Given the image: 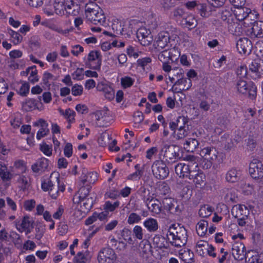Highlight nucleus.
I'll use <instances>...</instances> for the list:
<instances>
[{"label":"nucleus","mask_w":263,"mask_h":263,"mask_svg":"<svg viewBox=\"0 0 263 263\" xmlns=\"http://www.w3.org/2000/svg\"><path fill=\"white\" fill-rule=\"evenodd\" d=\"M160 5L164 10H167L174 7L175 3L173 0H160Z\"/></svg>","instance_id":"50"},{"label":"nucleus","mask_w":263,"mask_h":263,"mask_svg":"<svg viewBox=\"0 0 263 263\" xmlns=\"http://www.w3.org/2000/svg\"><path fill=\"white\" fill-rule=\"evenodd\" d=\"M249 84L241 79H238L235 84V88L238 92L242 94H246L248 91Z\"/></svg>","instance_id":"30"},{"label":"nucleus","mask_w":263,"mask_h":263,"mask_svg":"<svg viewBox=\"0 0 263 263\" xmlns=\"http://www.w3.org/2000/svg\"><path fill=\"white\" fill-rule=\"evenodd\" d=\"M218 152L214 147H206L202 149L200 155L205 160L214 161L217 158Z\"/></svg>","instance_id":"17"},{"label":"nucleus","mask_w":263,"mask_h":263,"mask_svg":"<svg viewBox=\"0 0 263 263\" xmlns=\"http://www.w3.org/2000/svg\"><path fill=\"white\" fill-rule=\"evenodd\" d=\"M247 67L246 66H240L237 68L236 70V74L239 77V79L246 77L247 75Z\"/></svg>","instance_id":"55"},{"label":"nucleus","mask_w":263,"mask_h":263,"mask_svg":"<svg viewBox=\"0 0 263 263\" xmlns=\"http://www.w3.org/2000/svg\"><path fill=\"white\" fill-rule=\"evenodd\" d=\"M35 238L37 240H40L43 236L45 231V226H43L41 223L37 224L35 228Z\"/></svg>","instance_id":"47"},{"label":"nucleus","mask_w":263,"mask_h":263,"mask_svg":"<svg viewBox=\"0 0 263 263\" xmlns=\"http://www.w3.org/2000/svg\"><path fill=\"white\" fill-rule=\"evenodd\" d=\"M189 119L184 116H179L176 120V124H178L179 128H184L185 125L188 126Z\"/></svg>","instance_id":"53"},{"label":"nucleus","mask_w":263,"mask_h":263,"mask_svg":"<svg viewBox=\"0 0 263 263\" xmlns=\"http://www.w3.org/2000/svg\"><path fill=\"white\" fill-rule=\"evenodd\" d=\"M99 90L102 91L105 97L109 100H112L115 98V92L113 89L109 86L105 84H101L98 86Z\"/></svg>","instance_id":"26"},{"label":"nucleus","mask_w":263,"mask_h":263,"mask_svg":"<svg viewBox=\"0 0 263 263\" xmlns=\"http://www.w3.org/2000/svg\"><path fill=\"white\" fill-rule=\"evenodd\" d=\"M48 166V160L45 158H42L32 165L31 168L33 172L39 173L44 171Z\"/></svg>","instance_id":"22"},{"label":"nucleus","mask_w":263,"mask_h":263,"mask_svg":"<svg viewBox=\"0 0 263 263\" xmlns=\"http://www.w3.org/2000/svg\"><path fill=\"white\" fill-rule=\"evenodd\" d=\"M96 196L94 194L88 197L84 198V199H79L78 202L82 203L81 205L82 209L84 212H88L92 208L93 204L95 201Z\"/></svg>","instance_id":"21"},{"label":"nucleus","mask_w":263,"mask_h":263,"mask_svg":"<svg viewBox=\"0 0 263 263\" xmlns=\"http://www.w3.org/2000/svg\"><path fill=\"white\" fill-rule=\"evenodd\" d=\"M232 253L236 260H242L247 259V254L244 244L240 241H236L232 246Z\"/></svg>","instance_id":"10"},{"label":"nucleus","mask_w":263,"mask_h":263,"mask_svg":"<svg viewBox=\"0 0 263 263\" xmlns=\"http://www.w3.org/2000/svg\"><path fill=\"white\" fill-rule=\"evenodd\" d=\"M182 84L184 85L183 88L177 91V92H180L182 90H187L190 88L192 86V81L190 79L184 78L183 77H181V78H179L174 84L175 85H180Z\"/></svg>","instance_id":"32"},{"label":"nucleus","mask_w":263,"mask_h":263,"mask_svg":"<svg viewBox=\"0 0 263 263\" xmlns=\"http://www.w3.org/2000/svg\"><path fill=\"white\" fill-rule=\"evenodd\" d=\"M170 35L167 31H161L157 35L154 43L156 48L163 49L170 42Z\"/></svg>","instance_id":"13"},{"label":"nucleus","mask_w":263,"mask_h":263,"mask_svg":"<svg viewBox=\"0 0 263 263\" xmlns=\"http://www.w3.org/2000/svg\"><path fill=\"white\" fill-rule=\"evenodd\" d=\"M153 243L155 247L158 249H167L168 243L164 236L156 235L153 238Z\"/></svg>","instance_id":"28"},{"label":"nucleus","mask_w":263,"mask_h":263,"mask_svg":"<svg viewBox=\"0 0 263 263\" xmlns=\"http://www.w3.org/2000/svg\"><path fill=\"white\" fill-rule=\"evenodd\" d=\"M251 176L255 179H263V164L260 160L254 159L249 165Z\"/></svg>","instance_id":"6"},{"label":"nucleus","mask_w":263,"mask_h":263,"mask_svg":"<svg viewBox=\"0 0 263 263\" xmlns=\"http://www.w3.org/2000/svg\"><path fill=\"white\" fill-rule=\"evenodd\" d=\"M75 112L70 108L66 109L64 116L67 118L69 122H72L74 120Z\"/></svg>","instance_id":"63"},{"label":"nucleus","mask_w":263,"mask_h":263,"mask_svg":"<svg viewBox=\"0 0 263 263\" xmlns=\"http://www.w3.org/2000/svg\"><path fill=\"white\" fill-rule=\"evenodd\" d=\"M133 233L136 238L141 240L143 238L142 228L139 226H136L133 229Z\"/></svg>","instance_id":"56"},{"label":"nucleus","mask_w":263,"mask_h":263,"mask_svg":"<svg viewBox=\"0 0 263 263\" xmlns=\"http://www.w3.org/2000/svg\"><path fill=\"white\" fill-rule=\"evenodd\" d=\"M161 203L158 199L152 201V203L147 206L148 209L150 211L155 214H158L161 213Z\"/></svg>","instance_id":"36"},{"label":"nucleus","mask_w":263,"mask_h":263,"mask_svg":"<svg viewBox=\"0 0 263 263\" xmlns=\"http://www.w3.org/2000/svg\"><path fill=\"white\" fill-rule=\"evenodd\" d=\"M176 203V201L172 198H165L162 201L164 208L170 212Z\"/></svg>","instance_id":"39"},{"label":"nucleus","mask_w":263,"mask_h":263,"mask_svg":"<svg viewBox=\"0 0 263 263\" xmlns=\"http://www.w3.org/2000/svg\"><path fill=\"white\" fill-rule=\"evenodd\" d=\"M85 15L86 18L94 24L105 22V17L102 10L95 9L86 6Z\"/></svg>","instance_id":"3"},{"label":"nucleus","mask_w":263,"mask_h":263,"mask_svg":"<svg viewBox=\"0 0 263 263\" xmlns=\"http://www.w3.org/2000/svg\"><path fill=\"white\" fill-rule=\"evenodd\" d=\"M152 170L153 175L158 179H164L169 174L168 168L162 160L155 161L152 166Z\"/></svg>","instance_id":"2"},{"label":"nucleus","mask_w":263,"mask_h":263,"mask_svg":"<svg viewBox=\"0 0 263 263\" xmlns=\"http://www.w3.org/2000/svg\"><path fill=\"white\" fill-rule=\"evenodd\" d=\"M246 261L247 263H262L260 256L258 254H252L250 252L247 254Z\"/></svg>","instance_id":"40"},{"label":"nucleus","mask_w":263,"mask_h":263,"mask_svg":"<svg viewBox=\"0 0 263 263\" xmlns=\"http://www.w3.org/2000/svg\"><path fill=\"white\" fill-rule=\"evenodd\" d=\"M180 258L184 262V263H192L193 262L194 254L190 250H184L179 252Z\"/></svg>","instance_id":"33"},{"label":"nucleus","mask_w":263,"mask_h":263,"mask_svg":"<svg viewBox=\"0 0 263 263\" xmlns=\"http://www.w3.org/2000/svg\"><path fill=\"white\" fill-rule=\"evenodd\" d=\"M137 37L140 44L144 46L149 45L153 40L151 31L144 27L140 28L137 30Z\"/></svg>","instance_id":"9"},{"label":"nucleus","mask_w":263,"mask_h":263,"mask_svg":"<svg viewBox=\"0 0 263 263\" xmlns=\"http://www.w3.org/2000/svg\"><path fill=\"white\" fill-rule=\"evenodd\" d=\"M236 47L240 53H250L252 48V44L248 38H241L237 41Z\"/></svg>","instance_id":"14"},{"label":"nucleus","mask_w":263,"mask_h":263,"mask_svg":"<svg viewBox=\"0 0 263 263\" xmlns=\"http://www.w3.org/2000/svg\"><path fill=\"white\" fill-rule=\"evenodd\" d=\"M0 176L3 181H9L12 178V174L7 171V168L0 169Z\"/></svg>","instance_id":"52"},{"label":"nucleus","mask_w":263,"mask_h":263,"mask_svg":"<svg viewBox=\"0 0 263 263\" xmlns=\"http://www.w3.org/2000/svg\"><path fill=\"white\" fill-rule=\"evenodd\" d=\"M53 78V76L51 73L48 72H45L43 74V82L44 84L46 86H49L50 85L49 80H52Z\"/></svg>","instance_id":"60"},{"label":"nucleus","mask_w":263,"mask_h":263,"mask_svg":"<svg viewBox=\"0 0 263 263\" xmlns=\"http://www.w3.org/2000/svg\"><path fill=\"white\" fill-rule=\"evenodd\" d=\"M144 226L150 232H156L158 229V224L157 220L152 218H149L143 223Z\"/></svg>","instance_id":"31"},{"label":"nucleus","mask_w":263,"mask_h":263,"mask_svg":"<svg viewBox=\"0 0 263 263\" xmlns=\"http://www.w3.org/2000/svg\"><path fill=\"white\" fill-rule=\"evenodd\" d=\"M250 70L254 75L251 76L253 79L260 78L263 74V60L260 59H256L253 61L250 65Z\"/></svg>","instance_id":"12"},{"label":"nucleus","mask_w":263,"mask_h":263,"mask_svg":"<svg viewBox=\"0 0 263 263\" xmlns=\"http://www.w3.org/2000/svg\"><path fill=\"white\" fill-rule=\"evenodd\" d=\"M248 88V94L249 97L252 100H254L256 98L257 95V88L255 85L251 82L249 83Z\"/></svg>","instance_id":"44"},{"label":"nucleus","mask_w":263,"mask_h":263,"mask_svg":"<svg viewBox=\"0 0 263 263\" xmlns=\"http://www.w3.org/2000/svg\"><path fill=\"white\" fill-rule=\"evenodd\" d=\"M241 172L235 167H232L228 170L225 176L227 182L231 183H236L239 181L241 178Z\"/></svg>","instance_id":"18"},{"label":"nucleus","mask_w":263,"mask_h":263,"mask_svg":"<svg viewBox=\"0 0 263 263\" xmlns=\"http://www.w3.org/2000/svg\"><path fill=\"white\" fill-rule=\"evenodd\" d=\"M40 149L46 156H50L52 155V147L43 143L40 145Z\"/></svg>","instance_id":"54"},{"label":"nucleus","mask_w":263,"mask_h":263,"mask_svg":"<svg viewBox=\"0 0 263 263\" xmlns=\"http://www.w3.org/2000/svg\"><path fill=\"white\" fill-rule=\"evenodd\" d=\"M119 204L120 202L118 201L115 202L114 203L108 201L106 202L105 204V209L110 212H112L119 206Z\"/></svg>","instance_id":"59"},{"label":"nucleus","mask_w":263,"mask_h":263,"mask_svg":"<svg viewBox=\"0 0 263 263\" xmlns=\"http://www.w3.org/2000/svg\"><path fill=\"white\" fill-rule=\"evenodd\" d=\"M71 92L73 96H80L82 93L83 87L81 85H75L72 87Z\"/></svg>","instance_id":"64"},{"label":"nucleus","mask_w":263,"mask_h":263,"mask_svg":"<svg viewBox=\"0 0 263 263\" xmlns=\"http://www.w3.org/2000/svg\"><path fill=\"white\" fill-rule=\"evenodd\" d=\"M91 188V186L88 184L81 186L78 192V194L79 195L78 196L79 199H84L86 197L93 195V194H89Z\"/></svg>","instance_id":"35"},{"label":"nucleus","mask_w":263,"mask_h":263,"mask_svg":"<svg viewBox=\"0 0 263 263\" xmlns=\"http://www.w3.org/2000/svg\"><path fill=\"white\" fill-rule=\"evenodd\" d=\"M195 13L200 14L203 17H207V6L206 4L201 3L199 1L195 8Z\"/></svg>","instance_id":"37"},{"label":"nucleus","mask_w":263,"mask_h":263,"mask_svg":"<svg viewBox=\"0 0 263 263\" xmlns=\"http://www.w3.org/2000/svg\"><path fill=\"white\" fill-rule=\"evenodd\" d=\"M66 0H55L53 6L55 12L59 15H66Z\"/></svg>","instance_id":"29"},{"label":"nucleus","mask_w":263,"mask_h":263,"mask_svg":"<svg viewBox=\"0 0 263 263\" xmlns=\"http://www.w3.org/2000/svg\"><path fill=\"white\" fill-rule=\"evenodd\" d=\"M132 231L128 229L124 228L121 232L122 237L126 241H127L128 243H132L133 239L131 237Z\"/></svg>","instance_id":"51"},{"label":"nucleus","mask_w":263,"mask_h":263,"mask_svg":"<svg viewBox=\"0 0 263 263\" xmlns=\"http://www.w3.org/2000/svg\"><path fill=\"white\" fill-rule=\"evenodd\" d=\"M212 212V208L208 205L201 206L199 211V215L202 217H207L210 216Z\"/></svg>","instance_id":"41"},{"label":"nucleus","mask_w":263,"mask_h":263,"mask_svg":"<svg viewBox=\"0 0 263 263\" xmlns=\"http://www.w3.org/2000/svg\"><path fill=\"white\" fill-rule=\"evenodd\" d=\"M141 220V216L136 213H131L127 219V222L129 224L138 223Z\"/></svg>","instance_id":"46"},{"label":"nucleus","mask_w":263,"mask_h":263,"mask_svg":"<svg viewBox=\"0 0 263 263\" xmlns=\"http://www.w3.org/2000/svg\"><path fill=\"white\" fill-rule=\"evenodd\" d=\"M102 64V56L98 51H91L88 55V61L86 63L87 68L99 70Z\"/></svg>","instance_id":"5"},{"label":"nucleus","mask_w":263,"mask_h":263,"mask_svg":"<svg viewBox=\"0 0 263 263\" xmlns=\"http://www.w3.org/2000/svg\"><path fill=\"white\" fill-rule=\"evenodd\" d=\"M187 236L185 228L183 226H180L178 223L172 224L167 234L170 243L177 248H180L186 243Z\"/></svg>","instance_id":"1"},{"label":"nucleus","mask_w":263,"mask_h":263,"mask_svg":"<svg viewBox=\"0 0 263 263\" xmlns=\"http://www.w3.org/2000/svg\"><path fill=\"white\" fill-rule=\"evenodd\" d=\"M190 179H192L195 183L196 187L201 188V186H204L205 184V176L202 172H197L195 170L192 172Z\"/></svg>","instance_id":"20"},{"label":"nucleus","mask_w":263,"mask_h":263,"mask_svg":"<svg viewBox=\"0 0 263 263\" xmlns=\"http://www.w3.org/2000/svg\"><path fill=\"white\" fill-rule=\"evenodd\" d=\"M116 259L115 251L110 248H103L100 251L98 256L99 263H114Z\"/></svg>","instance_id":"8"},{"label":"nucleus","mask_w":263,"mask_h":263,"mask_svg":"<svg viewBox=\"0 0 263 263\" xmlns=\"http://www.w3.org/2000/svg\"><path fill=\"white\" fill-rule=\"evenodd\" d=\"M111 29L112 32L104 31L103 33L111 36H117L118 35L130 36L129 32H126L121 22H116L113 23L111 25Z\"/></svg>","instance_id":"11"},{"label":"nucleus","mask_w":263,"mask_h":263,"mask_svg":"<svg viewBox=\"0 0 263 263\" xmlns=\"http://www.w3.org/2000/svg\"><path fill=\"white\" fill-rule=\"evenodd\" d=\"M30 86L28 83H24L21 86L18 93L22 97H26L29 92Z\"/></svg>","instance_id":"49"},{"label":"nucleus","mask_w":263,"mask_h":263,"mask_svg":"<svg viewBox=\"0 0 263 263\" xmlns=\"http://www.w3.org/2000/svg\"><path fill=\"white\" fill-rule=\"evenodd\" d=\"M64 155L69 158L72 154V145L70 143H67L64 149Z\"/></svg>","instance_id":"61"},{"label":"nucleus","mask_w":263,"mask_h":263,"mask_svg":"<svg viewBox=\"0 0 263 263\" xmlns=\"http://www.w3.org/2000/svg\"><path fill=\"white\" fill-rule=\"evenodd\" d=\"M65 188L63 186H60V179L59 177H56L54 179V184L49 190V194L52 199H56L58 196L59 191L63 192Z\"/></svg>","instance_id":"24"},{"label":"nucleus","mask_w":263,"mask_h":263,"mask_svg":"<svg viewBox=\"0 0 263 263\" xmlns=\"http://www.w3.org/2000/svg\"><path fill=\"white\" fill-rule=\"evenodd\" d=\"M198 145L199 142L195 138H188L183 144L184 148L188 152H194Z\"/></svg>","instance_id":"27"},{"label":"nucleus","mask_w":263,"mask_h":263,"mask_svg":"<svg viewBox=\"0 0 263 263\" xmlns=\"http://www.w3.org/2000/svg\"><path fill=\"white\" fill-rule=\"evenodd\" d=\"M33 126H41V128L38 131L36 135V138L38 140H40L42 138L46 136L49 132V129L48 128V123L45 120L42 119H40L36 122L33 123Z\"/></svg>","instance_id":"19"},{"label":"nucleus","mask_w":263,"mask_h":263,"mask_svg":"<svg viewBox=\"0 0 263 263\" xmlns=\"http://www.w3.org/2000/svg\"><path fill=\"white\" fill-rule=\"evenodd\" d=\"M251 33L255 37H263V21H255L252 23Z\"/></svg>","instance_id":"25"},{"label":"nucleus","mask_w":263,"mask_h":263,"mask_svg":"<svg viewBox=\"0 0 263 263\" xmlns=\"http://www.w3.org/2000/svg\"><path fill=\"white\" fill-rule=\"evenodd\" d=\"M86 2H79L78 0H66V15H78L81 10V6Z\"/></svg>","instance_id":"7"},{"label":"nucleus","mask_w":263,"mask_h":263,"mask_svg":"<svg viewBox=\"0 0 263 263\" xmlns=\"http://www.w3.org/2000/svg\"><path fill=\"white\" fill-rule=\"evenodd\" d=\"M208 227V221L204 220H200L196 226V231L198 235L201 237L204 236L207 232Z\"/></svg>","instance_id":"34"},{"label":"nucleus","mask_w":263,"mask_h":263,"mask_svg":"<svg viewBox=\"0 0 263 263\" xmlns=\"http://www.w3.org/2000/svg\"><path fill=\"white\" fill-rule=\"evenodd\" d=\"M176 173L179 176V177L190 178L192 175V172H194V170L190 168L184 163H180L176 165L175 168Z\"/></svg>","instance_id":"16"},{"label":"nucleus","mask_w":263,"mask_h":263,"mask_svg":"<svg viewBox=\"0 0 263 263\" xmlns=\"http://www.w3.org/2000/svg\"><path fill=\"white\" fill-rule=\"evenodd\" d=\"M236 8L237 9L235 10V15L236 18L239 21H242L246 19L251 13V10L248 8L243 7L242 6Z\"/></svg>","instance_id":"23"},{"label":"nucleus","mask_w":263,"mask_h":263,"mask_svg":"<svg viewBox=\"0 0 263 263\" xmlns=\"http://www.w3.org/2000/svg\"><path fill=\"white\" fill-rule=\"evenodd\" d=\"M231 213L235 218H248L250 212L246 205L243 204H236L233 206Z\"/></svg>","instance_id":"15"},{"label":"nucleus","mask_w":263,"mask_h":263,"mask_svg":"<svg viewBox=\"0 0 263 263\" xmlns=\"http://www.w3.org/2000/svg\"><path fill=\"white\" fill-rule=\"evenodd\" d=\"M35 105V100L34 99H29L25 102H23L22 108L24 110L29 111L32 110L33 108H34Z\"/></svg>","instance_id":"43"},{"label":"nucleus","mask_w":263,"mask_h":263,"mask_svg":"<svg viewBox=\"0 0 263 263\" xmlns=\"http://www.w3.org/2000/svg\"><path fill=\"white\" fill-rule=\"evenodd\" d=\"M8 33L12 39V42L14 44L17 45L22 40V36L18 33L11 29H8Z\"/></svg>","instance_id":"42"},{"label":"nucleus","mask_w":263,"mask_h":263,"mask_svg":"<svg viewBox=\"0 0 263 263\" xmlns=\"http://www.w3.org/2000/svg\"><path fill=\"white\" fill-rule=\"evenodd\" d=\"M54 184V180H51L50 179L45 180L42 183V189L44 191H47Z\"/></svg>","instance_id":"57"},{"label":"nucleus","mask_w":263,"mask_h":263,"mask_svg":"<svg viewBox=\"0 0 263 263\" xmlns=\"http://www.w3.org/2000/svg\"><path fill=\"white\" fill-rule=\"evenodd\" d=\"M134 82V80L129 77H125L121 79V83L124 88L131 87Z\"/></svg>","instance_id":"48"},{"label":"nucleus","mask_w":263,"mask_h":263,"mask_svg":"<svg viewBox=\"0 0 263 263\" xmlns=\"http://www.w3.org/2000/svg\"><path fill=\"white\" fill-rule=\"evenodd\" d=\"M168 162H175L179 158L178 149L175 145H164L159 153Z\"/></svg>","instance_id":"4"},{"label":"nucleus","mask_w":263,"mask_h":263,"mask_svg":"<svg viewBox=\"0 0 263 263\" xmlns=\"http://www.w3.org/2000/svg\"><path fill=\"white\" fill-rule=\"evenodd\" d=\"M183 21L184 24L190 30L195 28L197 25V21L192 15L187 16L183 19Z\"/></svg>","instance_id":"38"},{"label":"nucleus","mask_w":263,"mask_h":263,"mask_svg":"<svg viewBox=\"0 0 263 263\" xmlns=\"http://www.w3.org/2000/svg\"><path fill=\"white\" fill-rule=\"evenodd\" d=\"M171 58V53L167 50H164L158 54V59L162 63L167 62Z\"/></svg>","instance_id":"45"},{"label":"nucleus","mask_w":263,"mask_h":263,"mask_svg":"<svg viewBox=\"0 0 263 263\" xmlns=\"http://www.w3.org/2000/svg\"><path fill=\"white\" fill-rule=\"evenodd\" d=\"M29 219L28 216H25L23 217L21 224L22 229L28 228V227L33 228V222H31Z\"/></svg>","instance_id":"58"},{"label":"nucleus","mask_w":263,"mask_h":263,"mask_svg":"<svg viewBox=\"0 0 263 263\" xmlns=\"http://www.w3.org/2000/svg\"><path fill=\"white\" fill-rule=\"evenodd\" d=\"M152 62V59L149 57H145L137 60V64L139 66H140L144 68V67L147 65L148 63Z\"/></svg>","instance_id":"62"}]
</instances>
